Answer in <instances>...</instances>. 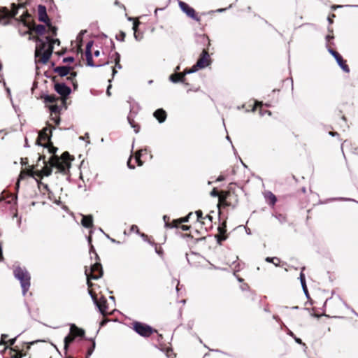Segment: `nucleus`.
Returning a JSON list of instances; mask_svg holds the SVG:
<instances>
[{
  "label": "nucleus",
  "instance_id": "obj_1",
  "mask_svg": "<svg viewBox=\"0 0 358 358\" xmlns=\"http://www.w3.org/2000/svg\"><path fill=\"white\" fill-rule=\"evenodd\" d=\"M36 43L35 57L38 58V61L42 64H46L50 59L54 44L60 43L59 39H53L50 36H46L45 40L37 38Z\"/></svg>",
  "mask_w": 358,
  "mask_h": 358
},
{
  "label": "nucleus",
  "instance_id": "obj_2",
  "mask_svg": "<svg viewBox=\"0 0 358 358\" xmlns=\"http://www.w3.org/2000/svg\"><path fill=\"white\" fill-rule=\"evenodd\" d=\"M15 278L20 282L22 293L24 296L30 287V274L24 268L16 267L13 271Z\"/></svg>",
  "mask_w": 358,
  "mask_h": 358
},
{
  "label": "nucleus",
  "instance_id": "obj_3",
  "mask_svg": "<svg viewBox=\"0 0 358 358\" xmlns=\"http://www.w3.org/2000/svg\"><path fill=\"white\" fill-rule=\"evenodd\" d=\"M43 163L44 164V166L40 171H34L33 167H31V169H27L26 173H25V171L21 172V173L19 176L17 182L16 183V189L17 190H18L19 187H20V180L24 178V175H27V176H29L35 178H41L43 176H49L51 175L52 166H48L44 160H43Z\"/></svg>",
  "mask_w": 358,
  "mask_h": 358
},
{
  "label": "nucleus",
  "instance_id": "obj_4",
  "mask_svg": "<svg viewBox=\"0 0 358 358\" xmlns=\"http://www.w3.org/2000/svg\"><path fill=\"white\" fill-rule=\"evenodd\" d=\"M210 63V56L208 52L203 50L200 55L199 59L196 63L192 66L190 69L185 70V73H192L197 71L199 69H203L209 66Z\"/></svg>",
  "mask_w": 358,
  "mask_h": 358
},
{
  "label": "nucleus",
  "instance_id": "obj_5",
  "mask_svg": "<svg viewBox=\"0 0 358 358\" xmlns=\"http://www.w3.org/2000/svg\"><path fill=\"white\" fill-rule=\"evenodd\" d=\"M11 10H8L6 7L0 8V22H2L4 19H8L15 17L18 12V9L23 8V5L17 6L15 3L11 4Z\"/></svg>",
  "mask_w": 358,
  "mask_h": 358
},
{
  "label": "nucleus",
  "instance_id": "obj_6",
  "mask_svg": "<svg viewBox=\"0 0 358 358\" xmlns=\"http://www.w3.org/2000/svg\"><path fill=\"white\" fill-rule=\"evenodd\" d=\"M51 166H54L61 173H65L70 168V162L68 160H61L56 156L51 157L49 160Z\"/></svg>",
  "mask_w": 358,
  "mask_h": 358
},
{
  "label": "nucleus",
  "instance_id": "obj_7",
  "mask_svg": "<svg viewBox=\"0 0 358 358\" xmlns=\"http://www.w3.org/2000/svg\"><path fill=\"white\" fill-rule=\"evenodd\" d=\"M133 325L135 331L141 336L148 337L153 333L152 328L148 324L136 322Z\"/></svg>",
  "mask_w": 358,
  "mask_h": 358
},
{
  "label": "nucleus",
  "instance_id": "obj_8",
  "mask_svg": "<svg viewBox=\"0 0 358 358\" xmlns=\"http://www.w3.org/2000/svg\"><path fill=\"white\" fill-rule=\"evenodd\" d=\"M52 136V131L48 128L45 127L39 133L36 140V144L38 145L47 147L46 145L43 144V142H48L50 140Z\"/></svg>",
  "mask_w": 358,
  "mask_h": 358
},
{
  "label": "nucleus",
  "instance_id": "obj_9",
  "mask_svg": "<svg viewBox=\"0 0 358 358\" xmlns=\"http://www.w3.org/2000/svg\"><path fill=\"white\" fill-rule=\"evenodd\" d=\"M89 294L91 296L94 304L98 308L99 312L103 315H105L108 313L107 311V306H106V300L105 298L101 297L99 301L96 299L95 296L92 294V292L91 290H89Z\"/></svg>",
  "mask_w": 358,
  "mask_h": 358
},
{
  "label": "nucleus",
  "instance_id": "obj_10",
  "mask_svg": "<svg viewBox=\"0 0 358 358\" xmlns=\"http://www.w3.org/2000/svg\"><path fill=\"white\" fill-rule=\"evenodd\" d=\"M179 6L180 9L184 12L188 17H191L192 19L199 21L200 18L197 17L196 15L195 10L193 8L190 7L187 3L180 1L179 2Z\"/></svg>",
  "mask_w": 358,
  "mask_h": 358
},
{
  "label": "nucleus",
  "instance_id": "obj_11",
  "mask_svg": "<svg viewBox=\"0 0 358 358\" xmlns=\"http://www.w3.org/2000/svg\"><path fill=\"white\" fill-rule=\"evenodd\" d=\"M89 274L94 280L100 278L103 275V270L101 264L99 262H96L94 264L91 265Z\"/></svg>",
  "mask_w": 358,
  "mask_h": 358
},
{
  "label": "nucleus",
  "instance_id": "obj_12",
  "mask_svg": "<svg viewBox=\"0 0 358 358\" xmlns=\"http://www.w3.org/2000/svg\"><path fill=\"white\" fill-rule=\"evenodd\" d=\"M329 52L335 58L338 66L346 73L350 72L348 66L345 64V61L343 60V57L336 51L332 49H328Z\"/></svg>",
  "mask_w": 358,
  "mask_h": 358
},
{
  "label": "nucleus",
  "instance_id": "obj_13",
  "mask_svg": "<svg viewBox=\"0 0 358 358\" xmlns=\"http://www.w3.org/2000/svg\"><path fill=\"white\" fill-rule=\"evenodd\" d=\"M92 45H93V41H89L87 43V45H86L85 56H86L87 64L89 66H91V67H100V66H102L103 64L95 65L94 64V62H93L92 55V52H91V48H92Z\"/></svg>",
  "mask_w": 358,
  "mask_h": 358
},
{
  "label": "nucleus",
  "instance_id": "obj_14",
  "mask_svg": "<svg viewBox=\"0 0 358 358\" xmlns=\"http://www.w3.org/2000/svg\"><path fill=\"white\" fill-rule=\"evenodd\" d=\"M55 90L59 94L65 97L69 96L71 92V88L66 85L64 83H56L55 85Z\"/></svg>",
  "mask_w": 358,
  "mask_h": 358
},
{
  "label": "nucleus",
  "instance_id": "obj_15",
  "mask_svg": "<svg viewBox=\"0 0 358 358\" xmlns=\"http://www.w3.org/2000/svg\"><path fill=\"white\" fill-rule=\"evenodd\" d=\"M38 20L45 23L48 26L50 25V21L46 13V8L45 6L39 5L38 6Z\"/></svg>",
  "mask_w": 358,
  "mask_h": 358
},
{
  "label": "nucleus",
  "instance_id": "obj_16",
  "mask_svg": "<svg viewBox=\"0 0 358 358\" xmlns=\"http://www.w3.org/2000/svg\"><path fill=\"white\" fill-rule=\"evenodd\" d=\"M71 69V67L66 66H57L55 68L54 71L57 73L59 76L64 77L69 74Z\"/></svg>",
  "mask_w": 358,
  "mask_h": 358
},
{
  "label": "nucleus",
  "instance_id": "obj_17",
  "mask_svg": "<svg viewBox=\"0 0 358 358\" xmlns=\"http://www.w3.org/2000/svg\"><path fill=\"white\" fill-rule=\"evenodd\" d=\"M155 117L159 121V123H162L166 118V113L163 109H157L154 113Z\"/></svg>",
  "mask_w": 358,
  "mask_h": 358
},
{
  "label": "nucleus",
  "instance_id": "obj_18",
  "mask_svg": "<svg viewBox=\"0 0 358 358\" xmlns=\"http://www.w3.org/2000/svg\"><path fill=\"white\" fill-rule=\"evenodd\" d=\"M187 73H185V71L183 73H175L172 74L169 77V80L172 83H178V82H183L184 81V77Z\"/></svg>",
  "mask_w": 358,
  "mask_h": 358
},
{
  "label": "nucleus",
  "instance_id": "obj_19",
  "mask_svg": "<svg viewBox=\"0 0 358 358\" xmlns=\"http://www.w3.org/2000/svg\"><path fill=\"white\" fill-rule=\"evenodd\" d=\"M92 215H83L81 224L85 228H90L92 227Z\"/></svg>",
  "mask_w": 358,
  "mask_h": 358
},
{
  "label": "nucleus",
  "instance_id": "obj_20",
  "mask_svg": "<svg viewBox=\"0 0 358 358\" xmlns=\"http://www.w3.org/2000/svg\"><path fill=\"white\" fill-rule=\"evenodd\" d=\"M70 333L75 337L76 336H83L85 334V331L78 328L75 324H71L70 327Z\"/></svg>",
  "mask_w": 358,
  "mask_h": 358
},
{
  "label": "nucleus",
  "instance_id": "obj_21",
  "mask_svg": "<svg viewBox=\"0 0 358 358\" xmlns=\"http://www.w3.org/2000/svg\"><path fill=\"white\" fill-rule=\"evenodd\" d=\"M140 22L138 20H135L133 23V30H134V38L136 41H140L143 38V34L137 33V29L139 25Z\"/></svg>",
  "mask_w": 358,
  "mask_h": 358
},
{
  "label": "nucleus",
  "instance_id": "obj_22",
  "mask_svg": "<svg viewBox=\"0 0 358 358\" xmlns=\"http://www.w3.org/2000/svg\"><path fill=\"white\" fill-rule=\"evenodd\" d=\"M299 278H300L301 284L302 288L303 289V292L306 294V295L308 296V289H307V287H306V284L305 275L302 271L300 273Z\"/></svg>",
  "mask_w": 358,
  "mask_h": 358
},
{
  "label": "nucleus",
  "instance_id": "obj_23",
  "mask_svg": "<svg viewBox=\"0 0 358 358\" xmlns=\"http://www.w3.org/2000/svg\"><path fill=\"white\" fill-rule=\"evenodd\" d=\"M74 336L70 333L68 336L64 338V349L66 350L69 345L74 340Z\"/></svg>",
  "mask_w": 358,
  "mask_h": 358
},
{
  "label": "nucleus",
  "instance_id": "obj_24",
  "mask_svg": "<svg viewBox=\"0 0 358 358\" xmlns=\"http://www.w3.org/2000/svg\"><path fill=\"white\" fill-rule=\"evenodd\" d=\"M127 120H128L129 124L131 126V127H133L134 129L135 132L138 133L139 131V127L138 124H136L134 123V120L133 117H131V114L127 117Z\"/></svg>",
  "mask_w": 358,
  "mask_h": 358
},
{
  "label": "nucleus",
  "instance_id": "obj_25",
  "mask_svg": "<svg viewBox=\"0 0 358 358\" xmlns=\"http://www.w3.org/2000/svg\"><path fill=\"white\" fill-rule=\"evenodd\" d=\"M163 218L165 222V227H166V228H177L178 227V222L176 220L173 221L171 224H170L166 221L167 218H168L166 215H164Z\"/></svg>",
  "mask_w": 358,
  "mask_h": 358
},
{
  "label": "nucleus",
  "instance_id": "obj_26",
  "mask_svg": "<svg viewBox=\"0 0 358 358\" xmlns=\"http://www.w3.org/2000/svg\"><path fill=\"white\" fill-rule=\"evenodd\" d=\"M113 57H114V61H115V67H117L119 69H122V66L120 64V54L118 52H115L114 53V55H113Z\"/></svg>",
  "mask_w": 358,
  "mask_h": 358
},
{
  "label": "nucleus",
  "instance_id": "obj_27",
  "mask_svg": "<svg viewBox=\"0 0 358 358\" xmlns=\"http://www.w3.org/2000/svg\"><path fill=\"white\" fill-rule=\"evenodd\" d=\"M34 31L39 35H43L45 31V27L43 24H38L34 27Z\"/></svg>",
  "mask_w": 358,
  "mask_h": 358
},
{
  "label": "nucleus",
  "instance_id": "obj_28",
  "mask_svg": "<svg viewBox=\"0 0 358 358\" xmlns=\"http://www.w3.org/2000/svg\"><path fill=\"white\" fill-rule=\"evenodd\" d=\"M227 193H226L225 195H219L218 192L215 189H213L212 190V192H210V195L212 196H214V197L219 196V201H224L226 199V197H227Z\"/></svg>",
  "mask_w": 358,
  "mask_h": 358
},
{
  "label": "nucleus",
  "instance_id": "obj_29",
  "mask_svg": "<svg viewBox=\"0 0 358 358\" xmlns=\"http://www.w3.org/2000/svg\"><path fill=\"white\" fill-rule=\"evenodd\" d=\"M265 260L267 262L273 263L276 266L280 264V259L278 257H266Z\"/></svg>",
  "mask_w": 358,
  "mask_h": 358
},
{
  "label": "nucleus",
  "instance_id": "obj_30",
  "mask_svg": "<svg viewBox=\"0 0 358 358\" xmlns=\"http://www.w3.org/2000/svg\"><path fill=\"white\" fill-rule=\"evenodd\" d=\"M142 152H146V150H141L136 154L135 160L138 163V166H141L143 164V162L141 160Z\"/></svg>",
  "mask_w": 358,
  "mask_h": 358
},
{
  "label": "nucleus",
  "instance_id": "obj_31",
  "mask_svg": "<svg viewBox=\"0 0 358 358\" xmlns=\"http://www.w3.org/2000/svg\"><path fill=\"white\" fill-rule=\"evenodd\" d=\"M268 198L270 201L271 204L273 206L275 205V203L277 201V199H276L275 196L272 192H268Z\"/></svg>",
  "mask_w": 358,
  "mask_h": 358
},
{
  "label": "nucleus",
  "instance_id": "obj_32",
  "mask_svg": "<svg viewBox=\"0 0 358 358\" xmlns=\"http://www.w3.org/2000/svg\"><path fill=\"white\" fill-rule=\"evenodd\" d=\"M44 101L46 103H53L56 101V98L54 95H46L44 97Z\"/></svg>",
  "mask_w": 358,
  "mask_h": 358
},
{
  "label": "nucleus",
  "instance_id": "obj_33",
  "mask_svg": "<svg viewBox=\"0 0 358 358\" xmlns=\"http://www.w3.org/2000/svg\"><path fill=\"white\" fill-rule=\"evenodd\" d=\"M85 275L87 276V286L89 287H91L92 286V283L90 281L92 279L91 278V275L89 274V271H88V270L87 268L85 269Z\"/></svg>",
  "mask_w": 358,
  "mask_h": 358
},
{
  "label": "nucleus",
  "instance_id": "obj_34",
  "mask_svg": "<svg viewBox=\"0 0 358 358\" xmlns=\"http://www.w3.org/2000/svg\"><path fill=\"white\" fill-rule=\"evenodd\" d=\"M275 217L282 224L286 222V217L282 214L275 215Z\"/></svg>",
  "mask_w": 358,
  "mask_h": 358
},
{
  "label": "nucleus",
  "instance_id": "obj_35",
  "mask_svg": "<svg viewBox=\"0 0 358 358\" xmlns=\"http://www.w3.org/2000/svg\"><path fill=\"white\" fill-rule=\"evenodd\" d=\"M195 214L197 217V221H199L202 223H203V222L202 221V220H203V213L201 210H196L195 212Z\"/></svg>",
  "mask_w": 358,
  "mask_h": 358
},
{
  "label": "nucleus",
  "instance_id": "obj_36",
  "mask_svg": "<svg viewBox=\"0 0 358 358\" xmlns=\"http://www.w3.org/2000/svg\"><path fill=\"white\" fill-rule=\"evenodd\" d=\"M125 38V33L120 31L118 35H116V39L120 41H124Z\"/></svg>",
  "mask_w": 358,
  "mask_h": 358
},
{
  "label": "nucleus",
  "instance_id": "obj_37",
  "mask_svg": "<svg viewBox=\"0 0 358 358\" xmlns=\"http://www.w3.org/2000/svg\"><path fill=\"white\" fill-rule=\"evenodd\" d=\"M192 215V213H189L187 216L183 217V218H181L179 221H177L178 224V223H182V222H188L189 220V218Z\"/></svg>",
  "mask_w": 358,
  "mask_h": 358
},
{
  "label": "nucleus",
  "instance_id": "obj_38",
  "mask_svg": "<svg viewBox=\"0 0 358 358\" xmlns=\"http://www.w3.org/2000/svg\"><path fill=\"white\" fill-rule=\"evenodd\" d=\"M61 160H68L70 162V155L69 152H65L62 155L61 158H59Z\"/></svg>",
  "mask_w": 358,
  "mask_h": 358
},
{
  "label": "nucleus",
  "instance_id": "obj_39",
  "mask_svg": "<svg viewBox=\"0 0 358 358\" xmlns=\"http://www.w3.org/2000/svg\"><path fill=\"white\" fill-rule=\"evenodd\" d=\"M76 76V73L71 72V73H70V76L69 77H67V80L73 82V80L75 79Z\"/></svg>",
  "mask_w": 358,
  "mask_h": 358
},
{
  "label": "nucleus",
  "instance_id": "obj_40",
  "mask_svg": "<svg viewBox=\"0 0 358 358\" xmlns=\"http://www.w3.org/2000/svg\"><path fill=\"white\" fill-rule=\"evenodd\" d=\"M95 348V343L93 342L92 343V346L91 348H90L87 351V357L91 356V355L92 354L93 351H94V349Z\"/></svg>",
  "mask_w": 358,
  "mask_h": 358
},
{
  "label": "nucleus",
  "instance_id": "obj_41",
  "mask_svg": "<svg viewBox=\"0 0 358 358\" xmlns=\"http://www.w3.org/2000/svg\"><path fill=\"white\" fill-rule=\"evenodd\" d=\"M74 61V58L73 57H67L63 59V62H73Z\"/></svg>",
  "mask_w": 358,
  "mask_h": 358
},
{
  "label": "nucleus",
  "instance_id": "obj_42",
  "mask_svg": "<svg viewBox=\"0 0 358 358\" xmlns=\"http://www.w3.org/2000/svg\"><path fill=\"white\" fill-rule=\"evenodd\" d=\"M58 106L56 105H52L50 107V109L52 113H57L58 111Z\"/></svg>",
  "mask_w": 358,
  "mask_h": 358
},
{
  "label": "nucleus",
  "instance_id": "obj_43",
  "mask_svg": "<svg viewBox=\"0 0 358 358\" xmlns=\"http://www.w3.org/2000/svg\"><path fill=\"white\" fill-rule=\"evenodd\" d=\"M12 358H22V354L19 352H15V354L11 356Z\"/></svg>",
  "mask_w": 358,
  "mask_h": 358
},
{
  "label": "nucleus",
  "instance_id": "obj_44",
  "mask_svg": "<svg viewBox=\"0 0 358 358\" xmlns=\"http://www.w3.org/2000/svg\"><path fill=\"white\" fill-rule=\"evenodd\" d=\"M131 158H129V160H128V162H127V166H128V167H129V169H134L135 168V166H134V165H132V164H131Z\"/></svg>",
  "mask_w": 358,
  "mask_h": 358
},
{
  "label": "nucleus",
  "instance_id": "obj_45",
  "mask_svg": "<svg viewBox=\"0 0 358 358\" xmlns=\"http://www.w3.org/2000/svg\"><path fill=\"white\" fill-rule=\"evenodd\" d=\"M35 179H36V180L38 182V185H39V186H40V185H42V186H43L45 189H47V190H48V185H46V184H43V183H42L41 182H38V180H37V178H35Z\"/></svg>",
  "mask_w": 358,
  "mask_h": 358
},
{
  "label": "nucleus",
  "instance_id": "obj_46",
  "mask_svg": "<svg viewBox=\"0 0 358 358\" xmlns=\"http://www.w3.org/2000/svg\"><path fill=\"white\" fill-rule=\"evenodd\" d=\"M131 231H136V232H138V228L136 225H132L131 227Z\"/></svg>",
  "mask_w": 358,
  "mask_h": 358
},
{
  "label": "nucleus",
  "instance_id": "obj_47",
  "mask_svg": "<svg viewBox=\"0 0 358 358\" xmlns=\"http://www.w3.org/2000/svg\"><path fill=\"white\" fill-rule=\"evenodd\" d=\"M180 228L182 231H188L189 229V227L187 225H182Z\"/></svg>",
  "mask_w": 358,
  "mask_h": 358
},
{
  "label": "nucleus",
  "instance_id": "obj_48",
  "mask_svg": "<svg viewBox=\"0 0 358 358\" xmlns=\"http://www.w3.org/2000/svg\"><path fill=\"white\" fill-rule=\"evenodd\" d=\"M49 27L51 28L52 34L56 35L57 28L55 27H51V24Z\"/></svg>",
  "mask_w": 358,
  "mask_h": 358
},
{
  "label": "nucleus",
  "instance_id": "obj_49",
  "mask_svg": "<svg viewBox=\"0 0 358 358\" xmlns=\"http://www.w3.org/2000/svg\"><path fill=\"white\" fill-rule=\"evenodd\" d=\"M16 341V338H12V339H10L8 343H9L10 345H13L15 342Z\"/></svg>",
  "mask_w": 358,
  "mask_h": 358
},
{
  "label": "nucleus",
  "instance_id": "obj_50",
  "mask_svg": "<svg viewBox=\"0 0 358 358\" xmlns=\"http://www.w3.org/2000/svg\"><path fill=\"white\" fill-rule=\"evenodd\" d=\"M8 336L6 334L1 335V343H5L4 339L6 338Z\"/></svg>",
  "mask_w": 358,
  "mask_h": 358
},
{
  "label": "nucleus",
  "instance_id": "obj_51",
  "mask_svg": "<svg viewBox=\"0 0 358 358\" xmlns=\"http://www.w3.org/2000/svg\"><path fill=\"white\" fill-rule=\"evenodd\" d=\"M224 180V177L222 175L219 176V177L217 178L216 181L220 182Z\"/></svg>",
  "mask_w": 358,
  "mask_h": 358
},
{
  "label": "nucleus",
  "instance_id": "obj_52",
  "mask_svg": "<svg viewBox=\"0 0 358 358\" xmlns=\"http://www.w3.org/2000/svg\"><path fill=\"white\" fill-rule=\"evenodd\" d=\"M203 220H208L209 221H211L212 217L209 215H206L205 217H203Z\"/></svg>",
  "mask_w": 358,
  "mask_h": 358
},
{
  "label": "nucleus",
  "instance_id": "obj_53",
  "mask_svg": "<svg viewBox=\"0 0 358 358\" xmlns=\"http://www.w3.org/2000/svg\"><path fill=\"white\" fill-rule=\"evenodd\" d=\"M89 138V135H88V134H86L85 136H80L79 138L80 140H83L84 141V140H85L86 138Z\"/></svg>",
  "mask_w": 358,
  "mask_h": 358
},
{
  "label": "nucleus",
  "instance_id": "obj_54",
  "mask_svg": "<svg viewBox=\"0 0 358 358\" xmlns=\"http://www.w3.org/2000/svg\"><path fill=\"white\" fill-rule=\"evenodd\" d=\"M111 87V85H110L108 88H107V90H106V94L108 96H110V89Z\"/></svg>",
  "mask_w": 358,
  "mask_h": 358
},
{
  "label": "nucleus",
  "instance_id": "obj_55",
  "mask_svg": "<svg viewBox=\"0 0 358 358\" xmlns=\"http://www.w3.org/2000/svg\"><path fill=\"white\" fill-rule=\"evenodd\" d=\"M334 37L332 36H330V35H327L326 36V40L327 42H329L331 39H332Z\"/></svg>",
  "mask_w": 358,
  "mask_h": 358
},
{
  "label": "nucleus",
  "instance_id": "obj_56",
  "mask_svg": "<svg viewBox=\"0 0 358 358\" xmlns=\"http://www.w3.org/2000/svg\"><path fill=\"white\" fill-rule=\"evenodd\" d=\"M94 55L95 57H99L100 55V51L99 50H95L94 52Z\"/></svg>",
  "mask_w": 358,
  "mask_h": 358
},
{
  "label": "nucleus",
  "instance_id": "obj_57",
  "mask_svg": "<svg viewBox=\"0 0 358 358\" xmlns=\"http://www.w3.org/2000/svg\"><path fill=\"white\" fill-rule=\"evenodd\" d=\"M218 229H219L220 234H224L225 232V229L223 228L219 227Z\"/></svg>",
  "mask_w": 358,
  "mask_h": 358
},
{
  "label": "nucleus",
  "instance_id": "obj_58",
  "mask_svg": "<svg viewBox=\"0 0 358 358\" xmlns=\"http://www.w3.org/2000/svg\"><path fill=\"white\" fill-rule=\"evenodd\" d=\"M329 134L332 136L338 135V134L336 132H333V131H329Z\"/></svg>",
  "mask_w": 358,
  "mask_h": 358
},
{
  "label": "nucleus",
  "instance_id": "obj_59",
  "mask_svg": "<svg viewBox=\"0 0 358 358\" xmlns=\"http://www.w3.org/2000/svg\"><path fill=\"white\" fill-rule=\"evenodd\" d=\"M294 339H295L296 342L298 343H302L301 340L300 338L294 337Z\"/></svg>",
  "mask_w": 358,
  "mask_h": 358
},
{
  "label": "nucleus",
  "instance_id": "obj_60",
  "mask_svg": "<svg viewBox=\"0 0 358 358\" xmlns=\"http://www.w3.org/2000/svg\"><path fill=\"white\" fill-rule=\"evenodd\" d=\"M2 259V250H1V247L0 246V261Z\"/></svg>",
  "mask_w": 358,
  "mask_h": 358
},
{
  "label": "nucleus",
  "instance_id": "obj_61",
  "mask_svg": "<svg viewBox=\"0 0 358 358\" xmlns=\"http://www.w3.org/2000/svg\"><path fill=\"white\" fill-rule=\"evenodd\" d=\"M116 73H117V71L115 69H113V76H114Z\"/></svg>",
  "mask_w": 358,
  "mask_h": 358
},
{
  "label": "nucleus",
  "instance_id": "obj_62",
  "mask_svg": "<svg viewBox=\"0 0 358 358\" xmlns=\"http://www.w3.org/2000/svg\"><path fill=\"white\" fill-rule=\"evenodd\" d=\"M223 240H225V237H220L218 238V241H223Z\"/></svg>",
  "mask_w": 358,
  "mask_h": 358
},
{
  "label": "nucleus",
  "instance_id": "obj_63",
  "mask_svg": "<svg viewBox=\"0 0 358 358\" xmlns=\"http://www.w3.org/2000/svg\"><path fill=\"white\" fill-rule=\"evenodd\" d=\"M55 123L57 124H58L59 123V118H57L55 120Z\"/></svg>",
  "mask_w": 358,
  "mask_h": 358
},
{
  "label": "nucleus",
  "instance_id": "obj_64",
  "mask_svg": "<svg viewBox=\"0 0 358 358\" xmlns=\"http://www.w3.org/2000/svg\"><path fill=\"white\" fill-rule=\"evenodd\" d=\"M94 255H95L96 259L99 260V256L96 252H94Z\"/></svg>",
  "mask_w": 358,
  "mask_h": 358
}]
</instances>
